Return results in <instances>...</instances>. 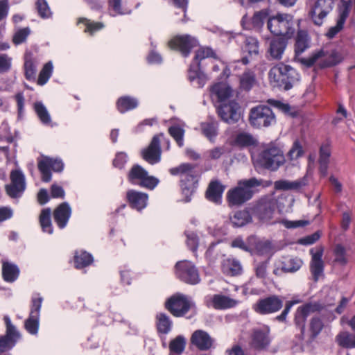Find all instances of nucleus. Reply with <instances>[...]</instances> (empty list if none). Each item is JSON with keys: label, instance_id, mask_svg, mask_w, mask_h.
<instances>
[{"label": "nucleus", "instance_id": "c03bdc74", "mask_svg": "<svg viewBox=\"0 0 355 355\" xmlns=\"http://www.w3.org/2000/svg\"><path fill=\"white\" fill-rule=\"evenodd\" d=\"M268 102L270 105H272L275 107H277L286 115H288L293 118L296 117L297 116V112L296 111V110L294 107H292L288 103H284L274 99H269Z\"/></svg>", "mask_w": 355, "mask_h": 355}, {"label": "nucleus", "instance_id": "37998d69", "mask_svg": "<svg viewBox=\"0 0 355 355\" xmlns=\"http://www.w3.org/2000/svg\"><path fill=\"white\" fill-rule=\"evenodd\" d=\"M256 81L255 74L253 71L248 70L245 71L240 77L241 88L245 90H250Z\"/></svg>", "mask_w": 355, "mask_h": 355}, {"label": "nucleus", "instance_id": "a878e982", "mask_svg": "<svg viewBox=\"0 0 355 355\" xmlns=\"http://www.w3.org/2000/svg\"><path fill=\"white\" fill-rule=\"evenodd\" d=\"M243 53H247L241 58V62L246 65L250 62V60L256 59L259 54V43L258 40L254 37H248L244 41L242 47Z\"/></svg>", "mask_w": 355, "mask_h": 355}, {"label": "nucleus", "instance_id": "58836bf2", "mask_svg": "<svg viewBox=\"0 0 355 355\" xmlns=\"http://www.w3.org/2000/svg\"><path fill=\"white\" fill-rule=\"evenodd\" d=\"M51 210L50 208L43 209L40 215V223L44 232L53 234V227L51 220Z\"/></svg>", "mask_w": 355, "mask_h": 355}, {"label": "nucleus", "instance_id": "c756f323", "mask_svg": "<svg viewBox=\"0 0 355 355\" xmlns=\"http://www.w3.org/2000/svg\"><path fill=\"white\" fill-rule=\"evenodd\" d=\"M224 191L225 186L219 180H211L207 189L205 197L210 202L215 204H220Z\"/></svg>", "mask_w": 355, "mask_h": 355}, {"label": "nucleus", "instance_id": "423d86ee", "mask_svg": "<svg viewBox=\"0 0 355 355\" xmlns=\"http://www.w3.org/2000/svg\"><path fill=\"white\" fill-rule=\"evenodd\" d=\"M259 162L264 168L275 171L284 164L285 157L279 148L268 144L259 154Z\"/></svg>", "mask_w": 355, "mask_h": 355}, {"label": "nucleus", "instance_id": "c85d7f7f", "mask_svg": "<svg viewBox=\"0 0 355 355\" xmlns=\"http://www.w3.org/2000/svg\"><path fill=\"white\" fill-rule=\"evenodd\" d=\"M71 215V209L69 203L64 202L54 210L53 218L58 227L63 229L67 226Z\"/></svg>", "mask_w": 355, "mask_h": 355}, {"label": "nucleus", "instance_id": "f704fd0d", "mask_svg": "<svg viewBox=\"0 0 355 355\" xmlns=\"http://www.w3.org/2000/svg\"><path fill=\"white\" fill-rule=\"evenodd\" d=\"M156 327L158 334L166 335L173 328V321L165 313H159L156 315Z\"/></svg>", "mask_w": 355, "mask_h": 355}, {"label": "nucleus", "instance_id": "6ab92c4d", "mask_svg": "<svg viewBox=\"0 0 355 355\" xmlns=\"http://www.w3.org/2000/svg\"><path fill=\"white\" fill-rule=\"evenodd\" d=\"M163 137V133L154 135L148 146L141 150L142 158L148 164L154 165L160 162L162 154L160 137Z\"/></svg>", "mask_w": 355, "mask_h": 355}, {"label": "nucleus", "instance_id": "20e7f679", "mask_svg": "<svg viewBox=\"0 0 355 355\" xmlns=\"http://www.w3.org/2000/svg\"><path fill=\"white\" fill-rule=\"evenodd\" d=\"M214 55V52L209 47L200 48L196 52L194 59L188 70V78L194 87L202 88L206 84L208 78L207 75L201 70L200 62L204 59Z\"/></svg>", "mask_w": 355, "mask_h": 355}, {"label": "nucleus", "instance_id": "f8f14e48", "mask_svg": "<svg viewBox=\"0 0 355 355\" xmlns=\"http://www.w3.org/2000/svg\"><path fill=\"white\" fill-rule=\"evenodd\" d=\"M43 298L37 294L32 297L31 311L28 318L24 321V328L28 333L35 336L38 333L40 326V310Z\"/></svg>", "mask_w": 355, "mask_h": 355}, {"label": "nucleus", "instance_id": "72a5a7b5", "mask_svg": "<svg viewBox=\"0 0 355 355\" xmlns=\"http://www.w3.org/2000/svg\"><path fill=\"white\" fill-rule=\"evenodd\" d=\"M311 37L305 30H298L295 37V53L300 55L311 46Z\"/></svg>", "mask_w": 355, "mask_h": 355}, {"label": "nucleus", "instance_id": "c9c22d12", "mask_svg": "<svg viewBox=\"0 0 355 355\" xmlns=\"http://www.w3.org/2000/svg\"><path fill=\"white\" fill-rule=\"evenodd\" d=\"M138 105V100L130 96H123L119 98L116 103L118 111L121 114L137 108Z\"/></svg>", "mask_w": 355, "mask_h": 355}, {"label": "nucleus", "instance_id": "338daca9", "mask_svg": "<svg viewBox=\"0 0 355 355\" xmlns=\"http://www.w3.org/2000/svg\"><path fill=\"white\" fill-rule=\"evenodd\" d=\"M30 33L31 31L28 27L19 30L15 33L13 37V42L17 45L24 42Z\"/></svg>", "mask_w": 355, "mask_h": 355}, {"label": "nucleus", "instance_id": "4468645a", "mask_svg": "<svg viewBox=\"0 0 355 355\" xmlns=\"http://www.w3.org/2000/svg\"><path fill=\"white\" fill-rule=\"evenodd\" d=\"M323 306L318 302H307L299 306L295 313L294 323L304 336L305 333L306 319L310 313L320 311Z\"/></svg>", "mask_w": 355, "mask_h": 355}, {"label": "nucleus", "instance_id": "4be33fe9", "mask_svg": "<svg viewBox=\"0 0 355 355\" xmlns=\"http://www.w3.org/2000/svg\"><path fill=\"white\" fill-rule=\"evenodd\" d=\"M11 183L6 187L9 196L13 198L20 197L26 189L25 177L20 170H13L10 173Z\"/></svg>", "mask_w": 355, "mask_h": 355}, {"label": "nucleus", "instance_id": "49530a36", "mask_svg": "<svg viewBox=\"0 0 355 355\" xmlns=\"http://www.w3.org/2000/svg\"><path fill=\"white\" fill-rule=\"evenodd\" d=\"M35 111L40 121L44 125H49L51 122V116L42 102H36L34 104Z\"/></svg>", "mask_w": 355, "mask_h": 355}, {"label": "nucleus", "instance_id": "f257e3e1", "mask_svg": "<svg viewBox=\"0 0 355 355\" xmlns=\"http://www.w3.org/2000/svg\"><path fill=\"white\" fill-rule=\"evenodd\" d=\"M271 184L270 181L251 178L239 180L236 187L227 193V200L230 206H239L250 200L258 191L257 187H266Z\"/></svg>", "mask_w": 355, "mask_h": 355}, {"label": "nucleus", "instance_id": "b1692460", "mask_svg": "<svg viewBox=\"0 0 355 355\" xmlns=\"http://www.w3.org/2000/svg\"><path fill=\"white\" fill-rule=\"evenodd\" d=\"M324 249L322 246L318 247L315 250H310L311 261L310 262V271L314 282H318L320 277L324 274V264L322 261Z\"/></svg>", "mask_w": 355, "mask_h": 355}, {"label": "nucleus", "instance_id": "603ef678", "mask_svg": "<svg viewBox=\"0 0 355 355\" xmlns=\"http://www.w3.org/2000/svg\"><path fill=\"white\" fill-rule=\"evenodd\" d=\"M35 8L38 15L42 19H49L52 16V12L46 0H37L35 2Z\"/></svg>", "mask_w": 355, "mask_h": 355}, {"label": "nucleus", "instance_id": "f3484780", "mask_svg": "<svg viewBox=\"0 0 355 355\" xmlns=\"http://www.w3.org/2000/svg\"><path fill=\"white\" fill-rule=\"evenodd\" d=\"M172 49L179 50L184 57H188L192 49L198 45V40L190 35H177L168 43Z\"/></svg>", "mask_w": 355, "mask_h": 355}, {"label": "nucleus", "instance_id": "774afa93", "mask_svg": "<svg viewBox=\"0 0 355 355\" xmlns=\"http://www.w3.org/2000/svg\"><path fill=\"white\" fill-rule=\"evenodd\" d=\"M128 159V155L125 152H119L116 154L113 159V166L119 169H122L127 163Z\"/></svg>", "mask_w": 355, "mask_h": 355}, {"label": "nucleus", "instance_id": "5701e85b", "mask_svg": "<svg viewBox=\"0 0 355 355\" xmlns=\"http://www.w3.org/2000/svg\"><path fill=\"white\" fill-rule=\"evenodd\" d=\"M205 303L208 308L225 310L235 307L238 304V301L224 295L215 294L206 297Z\"/></svg>", "mask_w": 355, "mask_h": 355}, {"label": "nucleus", "instance_id": "4d7b16f0", "mask_svg": "<svg viewBox=\"0 0 355 355\" xmlns=\"http://www.w3.org/2000/svg\"><path fill=\"white\" fill-rule=\"evenodd\" d=\"M184 234L187 237V245L193 252H196L199 244L198 235L190 231H185Z\"/></svg>", "mask_w": 355, "mask_h": 355}, {"label": "nucleus", "instance_id": "7c9ffc66", "mask_svg": "<svg viewBox=\"0 0 355 355\" xmlns=\"http://www.w3.org/2000/svg\"><path fill=\"white\" fill-rule=\"evenodd\" d=\"M307 184L306 177L297 179L295 181L288 180H279L274 182V187L277 191H300Z\"/></svg>", "mask_w": 355, "mask_h": 355}, {"label": "nucleus", "instance_id": "ea45409f", "mask_svg": "<svg viewBox=\"0 0 355 355\" xmlns=\"http://www.w3.org/2000/svg\"><path fill=\"white\" fill-rule=\"evenodd\" d=\"M202 134L210 141H214L215 137L218 135V123L217 121H212L204 122L200 124Z\"/></svg>", "mask_w": 355, "mask_h": 355}, {"label": "nucleus", "instance_id": "09e8293b", "mask_svg": "<svg viewBox=\"0 0 355 355\" xmlns=\"http://www.w3.org/2000/svg\"><path fill=\"white\" fill-rule=\"evenodd\" d=\"M235 144L240 147H248L256 145L257 140L250 134L241 132L236 135Z\"/></svg>", "mask_w": 355, "mask_h": 355}, {"label": "nucleus", "instance_id": "8fccbe9b", "mask_svg": "<svg viewBox=\"0 0 355 355\" xmlns=\"http://www.w3.org/2000/svg\"><path fill=\"white\" fill-rule=\"evenodd\" d=\"M269 14L270 10L267 8L256 12L251 19L252 26L256 28H261L263 25L264 21L268 17Z\"/></svg>", "mask_w": 355, "mask_h": 355}, {"label": "nucleus", "instance_id": "5fc2aeb1", "mask_svg": "<svg viewBox=\"0 0 355 355\" xmlns=\"http://www.w3.org/2000/svg\"><path fill=\"white\" fill-rule=\"evenodd\" d=\"M302 265V261L299 258H291L283 263V270L285 272H295L297 271Z\"/></svg>", "mask_w": 355, "mask_h": 355}, {"label": "nucleus", "instance_id": "0eeeda50", "mask_svg": "<svg viewBox=\"0 0 355 355\" xmlns=\"http://www.w3.org/2000/svg\"><path fill=\"white\" fill-rule=\"evenodd\" d=\"M249 122L255 128L269 127L276 122L272 110L266 105H257L250 111Z\"/></svg>", "mask_w": 355, "mask_h": 355}, {"label": "nucleus", "instance_id": "4c0bfd02", "mask_svg": "<svg viewBox=\"0 0 355 355\" xmlns=\"http://www.w3.org/2000/svg\"><path fill=\"white\" fill-rule=\"evenodd\" d=\"M19 273V270L17 266L10 263H3L2 266V275L6 282H15L17 279Z\"/></svg>", "mask_w": 355, "mask_h": 355}, {"label": "nucleus", "instance_id": "e433bc0d", "mask_svg": "<svg viewBox=\"0 0 355 355\" xmlns=\"http://www.w3.org/2000/svg\"><path fill=\"white\" fill-rule=\"evenodd\" d=\"M251 214L247 209L239 210L230 217V221L234 227H243L252 222Z\"/></svg>", "mask_w": 355, "mask_h": 355}, {"label": "nucleus", "instance_id": "39448f33", "mask_svg": "<svg viewBox=\"0 0 355 355\" xmlns=\"http://www.w3.org/2000/svg\"><path fill=\"white\" fill-rule=\"evenodd\" d=\"M267 27L275 35L286 39L291 38L295 32V23L293 16L287 13H277L268 19Z\"/></svg>", "mask_w": 355, "mask_h": 355}, {"label": "nucleus", "instance_id": "9b49d317", "mask_svg": "<svg viewBox=\"0 0 355 355\" xmlns=\"http://www.w3.org/2000/svg\"><path fill=\"white\" fill-rule=\"evenodd\" d=\"M284 306L282 297L271 295L259 299L252 305V309L259 315H270L280 311Z\"/></svg>", "mask_w": 355, "mask_h": 355}, {"label": "nucleus", "instance_id": "7ed1b4c3", "mask_svg": "<svg viewBox=\"0 0 355 355\" xmlns=\"http://www.w3.org/2000/svg\"><path fill=\"white\" fill-rule=\"evenodd\" d=\"M271 85L275 87L289 90L299 80L300 75L292 67L280 62L272 67L268 73Z\"/></svg>", "mask_w": 355, "mask_h": 355}, {"label": "nucleus", "instance_id": "864d4df0", "mask_svg": "<svg viewBox=\"0 0 355 355\" xmlns=\"http://www.w3.org/2000/svg\"><path fill=\"white\" fill-rule=\"evenodd\" d=\"M53 64L51 61L46 63L42 69L37 79V84L40 85H45L51 78L53 72Z\"/></svg>", "mask_w": 355, "mask_h": 355}, {"label": "nucleus", "instance_id": "a19ab883", "mask_svg": "<svg viewBox=\"0 0 355 355\" xmlns=\"http://www.w3.org/2000/svg\"><path fill=\"white\" fill-rule=\"evenodd\" d=\"M338 345L345 348H355V334L347 331L340 333L336 336Z\"/></svg>", "mask_w": 355, "mask_h": 355}, {"label": "nucleus", "instance_id": "f03ea898", "mask_svg": "<svg viewBox=\"0 0 355 355\" xmlns=\"http://www.w3.org/2000/svg\"><path fill=\"white\" fill-rule=\"evenodd\" d=\"M196 166L190 163H182L169 169L172 175H180V187L184 197V201L189 202L198 186L200 176L195 171Z\"/></svg>", "mask_w": 355, "mask_h": 355}, {"label": "nucleus", "instance_id": "79ce46f5", "mask_svg": "<svg viewBox=\"0 0 355 355\" xmlns=\"http://www.w3.org/2000/svg\"><path fill=\"white\" fill-rule=\"evenodd\" d=\"M93 262V257L86 251L77 252L74 257V263L77 268L88 266Z\"/></svg>", "mask_w": 355, "mask_h": 355}, {"label": "nucleus", "instance_id": "ddd939ff", "mask_svg": "<svg viewBox=\"0 0 355 355\" xmlns=\"http://www.w3.org/2000/svg\"><path fill=\"white\" fill-rule=\"evenodd\" d=\"M177 277L183 282L196 285L200 282V275L195 265L189 261H180L175 264Z\"/></svg>", "mask_w": 355, "mask_h": 355}, {"label": "nucleus", "instance_id": "e2e57ef3", "mask_svg": "<svg viewBox=\"0 0 355 355\" xmlns=\"http://www.w3.org/2000/svg\"><path fill=\"white\" fill-rule=\"evenodd\" d=\"M300 302V300H289V301H287L285 303L284 308L283 311H282L281 314L277 315L275 318V320H277L278 322H286L287 315L289 313V312L291 311L292 307L295 304H298Z\"/></svg>", "mask_w": 355, "mask_h": 355}, {"label": "nucleus", "instance_id": "2f4dec72", "mask_svg": "<svg viewBox=\"0 0 355 355\" xmlns=\"http://www.w3.org/2000/svg\"><path fill=\"white\" fill-rule=\"evenodd\" d=\"M222 272L230 277L240 275L243 272V267L241 262L233 257L224 259L221 263Z\"/></svg>", "mask_w": 355, "mask_h": 355}, {"label": "nucleus", "instance_id": "6e6d98bb", "mask_svg": "<svg viewBox=\"0 0 355 355\" xmlns=\"http://www.w3.org/2000/svg\"><path fill=\"white\" fill-rule=\"evenodd\" d=\"M251 236L248 237L247 241H245L242 237L237 236L234 239L230 244V246L234 248H239L244 252H251L252 247L250 245V240Z\"/></svg>", "mask_w": 355, "mask_h": 355}, {"label": "nucleus", "instance_id": "3c124183", "mask_svg": "<svg viewBox=\"0 0 355 355\" xmlns=\"http://www.w3.org/2000/svg\"><path fill=\"white\" fill-rule=\"evenodd\" d=\"M169 135L174 139L179 147L184 146V130L178 125L169 127Z\"/></svg>", "mask_w": 355, "mask_h": 355}, {"label": "nucleus", "instance_id": "1a4fd4ad", "mask_svg": "<svg viewBox=\"0 0 355 355\" xmlns=\"http://www.w3.org/2000/svg\"><path fill=\"white\" fill-rule=\"evenodd\" d=\"M193 302L187 295L177 293L165 302V308L173 316L180 318L184 316L191 307Z\"/></svg>", "mask_w": 355, "mask_h": 355}, {"label": "nucleus", "instance_id": "680f3d73", "mask_svg": "<svg viewBox=\"0 0 355 355\" xmlns=\"http://www.w3.org/2000/svg\"><path fill=\"white\" fill-rule=\"evenodd\" d=\"M304 154L303 148L299 140H295L288 153V157L291 159H297Z\"/></svg>", "mask_w": 355, "mask_h": 355}, {"label": "nucleus", "instance_id": "aec40b11", "mask_svg": "<svg viewBox=\"0 0 355 355\" xmlns=\"http://www.w3.org/2000/svg\"><path fill=\"white\" fill-rule=\"evenodd\" d=\"M250 338V345L253 349L259 352L266 350L271 342L269 327L254 329Z\"/></svg>", "mask_w": 355, "mask_h": 355}, {"label": "nucleus", "instance_id": "6e6552de", "mask_svg": "<svg viewBox=\"0 0 355 355\" xmlns=\"http://www.w3.org/2000/svg\"><path fill=\"white\" fill-rule=\"evenodd\" d=\"M128 181L133 185L153 190L159 184V180L148 175V171L139 164H134L128 174Z\"/></svg>", "mask_w": 355, "mask_h": 355}, {"label": "nucleus", "instance_id": "cd10ccee", "mask_svg": "<svg viewBox=\"0 0 355 355\" xmlns=\"http://www.w3.org/2000/svg\"><path fill=\"white\" fill-rule=\"evenodd\" d=\"M210 93L213 98H216L218 102L223 103L232 96L233 90L227 83L220 82L210 88Z\"/></svg>", "mask_w": 355, "mask_h": 355}, {"label": "nucleus", "instance_id": "a211bd4d", "mask_svg": "<svg viewBox=\"0 0 355 355\" xmlns=\"http://www.w3.org/2000/svg\"><path fill=\"white\" fill-rule=\"evenodd\" d=\"M38 169L42 174V180L44 182H49L51 180V170L55 172H61L64 168V164L60 159H53L44 157L38 161Z\"/></svg>", "mask_w": 355, "mask_h": 355}, {"label": "nucleus", "instance_id": "473e14b6", "mask_svg": "<svg viewBox=\"0 0 355 355\" xmlns=\"http://www.w3.org/2000/svg\"><path fill=\"white\" fill-rule=\"evenodd\" d=\"M287 40L286 37H277L270 40L268 52L272 59H282L288 44Z\"/></svg>", "mask_w": 355, "mask_h": 355}, {"label": "nucleus", "instance_id": "2eb2a0df", "mask_svg": "<svg viewBox=\"0 0 355 355\" xmlns=\"http://www.w3.org/2000/svg\"><path fill=\"white\" fill-rule=\"evenodd\" d=\"M250 210L252 214L260 220H268L275 210V200L271 197L264 196L257 200Z\"/></svg>", "mask_w": 355, "mask_h": 355}, {"label": "nucleus", "instance_id": "a18cd8bd", "mask_svg": "<svg viewBox=\"0 0 355 355\" xmlns=\"http://www.w3.org/2000/svg\"><path fill=\"white\" fill-rule=\"evenodd\" d=\"M185 347L186 339L182 335L175 337V338L171 340L169 343L171 354H180L184 352Z\"/></svg>", "mask_w": 355, "mask_h": 355}, {"label": "nucleus", "instance_id": "69168bd1", "mask_svg": "<svg viewBox=\"0 0 355 355\" xmlns=\"http://www.w3.org/2000/svg\"><path fill=\"white\" fill-rule=\"evenodd\" d=\"M345 254L346 252L345 248L342 245L338 244L334 250V261L343 266L345 265L347 262Z\"/></svg>", "mask_w": 355, "mask_h": 355}, {"label": "nucleus", "instance_id": "393cba45", "mask_svg": "<svg viewBox=\"0 0 355 355\" xmlns=\"http://www.w3.org/2000/svg\"><path fill=\"white\" fill-rule=\"evenodd\" d=\"M191 343L201 351L211 349L214 339L205 331L198 329L193 331L190 338Z\"/></svg>", "mask_w": 355, "mask_h": 355}, {"label": "nucleus", "instance_id": "9d476101", "mask_svg": "<svg viewBox=\"0 0 355 355\" xmlns=\"http://www.w3.org/2000/svg\"><path fill=\"white\" fill-rule=\"evenodd\" d=\"M6 324L5 334L0 336V355H6L21 339V335L17 327L12 323L9 316L3 318Z\"/></svg>", "mask_w": 355, "mask_h": 355}, {"label": "nucleus", "instance_id": "dca6fc26", "mask_svg": "<svg viewBox=\"0 0 355 355\" xmlns=\"http://www.w3.org/2000/svg\"><path fill=\"white\" fill-rule=\"evenodd\" d=\"M240 108L239 104L232 100L228 103H221L217 107V113L222 121L232 124L238 122L241 118Z\"/></svg>", "mask_w": 355, "mask_h": 355}, {"label": "nucleus", "instance_id": "13d9d810", "mask_svg": "<svg viewBox=\"0 0 355 355\" xmlns=\"http://www.w3.org/2000/svg\"><path fill=\"white\" fill-rule=\"evenodd\" d=\"M109 8L114 12L111 13V16H116V15H125L130 13V10H123L121 6V0H109Z\"/></svg>", "mask_w": 355, "mask_h": 355}, {"label": "nucleus", "instance_id": "de8ad7c7", "mask_svg": "<svg viewBox=\"0 0 355 355\" xmlns=\"http://www.w3.org/2000/svg\"><path fill=\"white\" fill-rule=\"evenodd\" d=\"M352 7L351 1L341 0L338 6V18L337 19L340 24H345L347 18L348 17Z\"/></svg>", "mask_w": 355, "mask_h": 355}, {"label": "nucleus", "instance_id": "412c9836", "mask_svg": "<svg viewBox=\"0 0 355 355\" xmlns=\"http://www.w3.org/2000/svg\"><path fill=\"white\" fill-rule=\"evenodd\" d=\"M334 2L333 0H317L309 12L313 23L321 26L323 19L333 10Z\"/></svg>", "mask_w": 355, "mask_h": 355}, {"label": "nucleus", "instance_id": "052dcab7", "mask_svg": "<svg viewBox=\"0 0 355 355\" xmlns=\"http://www.w3.org/2000/svg\"><path fill=\"white\" fill-rule=\"evenodd\" d=\"M83 23L85 25V32L94 33L95 31H99L103 28L104 25L100 22L90 21L87 18H80L78 21V24Z\"/></svg>", "mask_w": 355, "mask_h": 355}, {"label": "nucleus", "instance_id": "bf43d9fd", "mask_svg": "<svg viewBox=\"0 0 355 355\" xmlns=\"http://www.w3.org/2000/svg\"><path fill=\"white\" fill-rule=\"evenodd\" d=\"M324 327L322 320L319 317H313L310 321V331L313 338H316Z\"/></svg>", "mask_w": 355, "mask_h": 355}, {"label": "nucleus", "instance_id": "bb28decb", "mask_svg": "<svg viewBox=\"0 0 355 355\" xmlns=\"http://www.w3.org/2000/svg\"><path fill=\"white\" fill-rule=\"evenodd\" d=\"M126 198L130 206L137 211H141L147 206L148 196L146 193L130 189L127 191Z\"/></svg>", "mask_w": 355, "mask_h": 355}, {"label": "nucleus", "instance_id": "0e129e2a", "mask_svg": "<svg viewBox=\"0 0 355 355\" xmlns=\"http://www.w3.org/2000/svg\"><path fill=\"white\" fill-rule=\"evenodd\" d=\"M25 77L28 80H32L35 78L36 75V66L32 60H27L24 63Z\"/></svg>", "mask_w": 355, "mask_h": 355}]
</instances>
